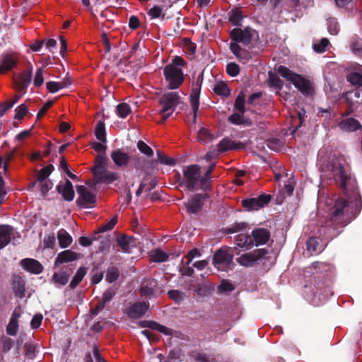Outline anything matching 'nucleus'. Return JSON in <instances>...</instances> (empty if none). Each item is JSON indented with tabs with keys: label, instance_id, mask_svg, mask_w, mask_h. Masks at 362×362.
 <instances>
[{
	"label": "nucleus",
	"instance_id": "b1692460",
	"mask_svg": "<svg viewBox=\"0 0 362 362\" xmlns=\"http://www.w3.org/2000/svg\"><path fill=\"white\" fill-rule=\"evenodd\" d=\"M203 83V74H200L195 81L192 83V90L189 95L190 101L199 102L201 88Z\"/></svg>",
	"mask_w": 362,
	"mask_h": 362
},
{
	"label": "nucleus",
	"instance_id": "052dcab7",
	"mask_svg": "<svg viewBox=\"0 0 362 362\" xmlns=\"http://www.w3.org/2000/svg\"><path fill=\"white\" fill-rule=\"evenodd\" d=\"M92 277H91V284H97L101 281V280L103 278L104 272L103 271H98V269L97 267H95L92 271Z\"/></svg>",
	"mask_w": 362,
	"mask_h": 362
},
{
	"label": "nucleus",
	"instance_id": "6e6552de",
	"mask_svg": "<svg viewBox=\"0 0 362 362\" xmlns=\"http://www.w3.org/2000/svg\"><path fill=\"white\" fill-rule=\"evenodd\" d=\"M272 200L270 194H262L257 198H246L242 200L241 204L247 211H257L267 206Z\"/></svg>",
	"mask_w": 362,
	"mask_h": 362
},
{
	"label": "nucleus",
	"instance_id": "13d9d810",
	"mask_svg": "<svg viewBox=\"0 0 362 362\" xmlns=\"http://www.w3.org/2000/svg\"><path fill=\"white\" fill-rule=\"evenodd\" d=\"M228 121L235 125H240L245 123L243 114L233 113L228 117Z\"/></svg>",
	"mask_w": 362,
	"mask_h": 362
},
{
	"label": "nucleus",
	"instance_id": "7c9ffc66",
	"mask_svg": "<svg viewBox=\"0 0 362 362\" xmlns=\"http://www.w3.org/2000/svg\"><path fill=\"white\" fill-rule=\"evenodd\" d=\"M25 281L20 276H15L13 278V291L16 296L23 298L25 296Z\"/></svg>",
	"mask_w": 362,
	"mask_h": 362
},
{
	"label": "nucleus",
	"instance_id": "412c9836",
	"mask_svg": "<svg viewBox=\"0 0 362 362\" xmlns=\"http://www.w3.org/2000/svg\"><path fill=\"white\" fill-rule=\"evenodd\" d=\"M158 286V282L153 279H145L140 287V293L142 296H153L155 292V288Z\"/></svg>",
	"mask_w": 362,
	"mask_h": 362
},
{
	"label": "nucleus",
	"instance_id": "c756f323",
	"mask_svg": "<svg viewBox=\"0 0 362 362\" xmlns=\"http://www.w3.org/2000/svg\"><path fill=\"white\" fill-rule=\"evenodd\" d=\"M94 177L98 182L106 184L112 183L118 178V175L117 173L114 172L107 171V170L101 171L100 175H94Z\"/></svg>",
	"mask_w": 362,
	"mask_h": 362
},
{
	"label": "nucleus",
	"instance_id": "f03ea898",
	"mask_svg": "<svg viewBox=\"0 0 362 362\" xmlns=\"http://www.w3.org/2000/svg\"><path fill=\"white\" fill-rule=\"evenodd\" d=\"M175 180L178 186L187 190H206V182L202 179L201 167L198 165L193 164L184 167L182 175L177 173Z\"/></svg>",
	"mask_w": 362,
	"mask_h": 362
},
{
	"label": "nucleus",
	"instance_id": "a878e982",
	"mask_svg": "<svg viewBox=\"0 0 362 362\" xmlns=\"http://www.w3.org/2000/svg\"><path fill=\"white\" fill-rule=\"evenodd\" d=\"M108 158L105 156V154L99 153L95 158V165L92 168L93 175H100L101 171L105 170Z\"/></svg>",
	"mask_w": 362,
	"mask_h": 362
},
{
	"label": "nucleus",
	"instance_id": "a19ab883",
	"mask_svg": "<svg viewBox=\"0 0 362 362\" xmlns=\"http://www.w3.org/2000/svg\"><path fill=\"white\" fill-rule=\"evenodd\" d=\"M168 255L160 249H156L152 252L151 259L155 262H164L168 259Z\"/></svg>",
	"mask_w": 362,
	"mask_h": 362
},
{
	"label": "nucleus",
	"instance_id": "bb28decb",
	"mask_svg": "<svg viewBox=\"0 0 362 362\" xmlns=\"http://www.w3.org/2000/svg\"><path fill=\"white\" fill-rule=\"evenodd\" d=\"M12 229L9 226L0 225V249L6 247L11 241Z\"/></svg>",
	"mask_w": 362,
	"mask_h": 362
},
{
	"label": "nucleus",
	"instance_id": "423d86ee",
	"mask_svg": "<svg viewBox=\"0 0 362 362\" xmlns=\"http://www.w3.org/2000/svg\"><path fill=\"white\" fill-rule=\"evenodd\" d=\"M76 191L78 194L76 201L78 206L84 209L93 208L95 206V195L92 194L89 189L84 185H77Z\"/></svg>",
	"mask_w": 362,
	"mask_h": 362
},
{
	"label": "nucleus",
	"instance_id": "72a5a7b5",
	"mask_svg": "<svg viewBox=\"0 0 362 362\" xmlns=\"http://www.w3.org/2000/svg\"><path fill=\"white\" fill-rule=\"evenodd\" d=\"M87 268L85 267H81L78 269L69 284V287L71 289L75 288L81 282L87 273Z\"/></svg>",
	"mask_w": 362,
	"mask_h": 362
},
{
	"label": "nucleus",
	"instance_id": "8fccbe9b",
	"mask_svg": "<svg viewBox=\"0 0 362 362\" xmlns=\"http://www.w3.org/2000/svg\"><path fill=\"white\" fill-rule=\"evenodd\" d=\"M18 329V322L15 317H11L10 321L6 327V333L11 336H15Z\"/></svg>",
	"mask_w": 362,
	"mask_h": 362
},
{
	"label": "nucleus",
	"instance_id": "ea45409f",
	"mask_svg": "<svg viewBox=\"0 0 362 362\" xmlns=\"http://www.w3.org/2000/svg\"><path fill=\"white\" fill-rule=\"evenodd\" d=\"M214 91L218 95L228 97L230 94V90L226 83L220 82L214 86Z\"/></svg>",
	"mask_w": 362,
	"mask_h": 362
},
{
	"label": "nucleus",
	"instance_id": "e2e57ef3",
	"mask_svg": "<svg viewBox=\"0 0 362 362\" xmlns=\"http://www.w3.org/2000/svg\"><path fill=\"white\" fill-rule=\"evenodd\" d=\"M117 222V217L115 216L108 223L102 225L98 230L97 233H103L112 230Z\"/></svg>",
	"mask_w": 362,
	"mask_h": 362
},
{
	"label": "nucleus",
	"instance_id": "cd10ccee",
	"mask_svg": "<svg viewBox=\"0 0 362 362\" xmlns=\"http://www.w3.org/2000/svg\"><path fill=\"white\" fill-rule=\"evenodd\" d=\"M134 240V238L124 234L117 238V243L124 252H130V246Z\"/></svg>",
	"mask_w": 362,
	"mask_h": 362
},
{
	"label": "nucleus",
	"instance_id": "774afa93",
	"mask_svg": "<svg viewBox=\"0 0 362 362\" xmlns=\"http://www.w3.org/2000/svg\"><path fill=\"white\" fill-rule=\"evenodd\" d=\"M162 8L159 6H154L153 8L149 9L147 12L148 15L151 18H158L161 16Z\"/></svg>",
	"mask_w": 362,
	"mask_h": 362
},
{
	"label": "nucleus",
	"instance_id": "de8ad7c7",
	"mask_svg": "<svg viewBox=\"0 0 362 362\" xmlns=\"http://www.w3.org/2000/svg\"><path fill=\"white\" fill-rule=\"evenodd\" d=\"M118 288L112 286L106 289L103 293L102 300L105 304L108 303L112 300L114 296L116 295Z\"/></svg>",
	"mask_w": 362,
	"mask_h": 362
},
{
	"label": "nucleus",
	"instance_id": "f8f14e48",
	"mask_svg": "<svg viewBox=\"0 0 362 362\" xmlns=\"http://www.w3.org/2000/svg\"><path fill=\"white\" fill-rule=\"evenodd\" d=\"M149 308L148 302H136L132 305L127 310V315L132 319H139L145 315Z\"/></svg>",
	"mask_w": 362,
	"mask_h": 362
},
{
	"label": "nucleus",
	"instance_id": "f3484780",
	"mask_svg": "<svg viewBox=\"0 0 362 362\" xmlns=\"http://www.w3.org/2000/svg\"><path fill=\"white\" fill-rule=\"evenodd\" d=\"M82 255L71 250H66L59 252L54 260V266L58 267L63 263L73 262L80 259Z\"/></svg>",
	"mask_w": 362,
	"mask_h": 362
},
{
	"label": "nucleus",
	"instance_id": "7ed1b4c3",
	"mask_svg": "<svg viewBox=\"0 0 362 362\" xmlns=\"http://www.w3.org/2000/svg\"><path fill=\"white\" fill-rule=\"evenodd\" d=\"M277 72L287 81H291L302 93L308 95L311 92L310 82L301 75L296 74L284 66H279Z\"/></svg>",
	"mask_w": 362,
	"mask_h": 362
},
{
	"label": "nucleus",
	"instance_id": "a211bd4d",
	"mask_svg": "<svg viewBox=\"0 0 362 362\" xmlns=\"http://www.w3.org/2000/svg\"><path fill=\"white\" fill-rule=\"evenodd\" d=\"M110 156L114 163L118 167H126L131 159V156L128 153L119 148L113 151Z\"/></svg>",
	"mask_w": 362,
	"mask_h": 362
},
{
	"label": "nucleus",
	"instance_id": "f257e3e1",
	"mask_svg": "<svg viewBox=\"0 0 362 362\" xmlns=\"http://www.w3.org/2000/svg\"><path fill=\"white\" fill-rule=\"evenodd\" d=\"M321 171L325 177L333 180L345 194V197H340L333 200V205L329 209V217L325 223L326 228L334 230L332 235L337 236L339 233V228L347 226L360 214L362 197L356 179L338 160L328 161L322 165Z\"/></svg>",
	"mask_w": 362,
	"mask_h": 362
},
{
	"label": "nucleus",
	"instance_id": "c85d7f7f",
	"mask_svg": "<svg viewBox=\"0 0 362 362\" xmlns=\"http://www.w3.org/2000/svg\"><path fill=\"white\" fill-rule=\"evenodd\" d=\"M72 274V269H69L67 271H60L55 272L52 275V280L55 284L64 286L69 281V277Z\"/></svg>",
	"mask_w": 362,
	"mask_h": 362
},
{
	"label": "nucleus",
	"instance_id": "f704fd0d",
	"mask_svg": "<svg viewBox=\"0 0 362 362\" xmlns=\"http://www.w3.org/2000/svg\"><path fill=\"white\" fill-rule=\"evenodd\" d=\"M95 134L100 142L105 143L107 141L106 131L105 122L102 120H99L97 122L95 129Z\"/></svg>",
	"mask_w": 362,
	"mask_h": 362
},
{
	"label": "nucleus",
	"instance_id": "20e7f679",
	"mask_svg": "<svg viewBox=\"0 0 362 362\" xmlns=\"http://www.w3.org/2000/svg\"><path fill=\"white\" fill-rule=\"evenodd\" d=\"M239 254L238 249L234 247H221L214 255L213 264L218 269L224 270L231 264L233 259V254Z\"/></svg>",
	"mask_w": 362,
	"mask_h": 362
},
{
	"label": "nucleus",
	"instance_id": "2eb2a0df",
	"mask_svg": "<svg viewBox=\"0 0 362 362\" xmlns=\"http://www.w3.org/2000/svg\"><path fill=\"white\" fill-rule=\"evenodd\" d=\"M56 189L59 194H62L64 200L71 202L74 199L75 192L73 185L68 179H66L64 183H59L56 187Z\"/></svg>",
	"mask_w": 362,
	"mask_h": 362
},
{
	"label": "nucleus",
	"instance_id": "e433bc0d",
	"mask_svg": "<svg viewBox=\"0 0 362 362\" xmlns=\"http://www.w3.org/2000/svg\"><path fill=\"white\" fill-rule=\"evenodd\" d=\"M248 224L245 222H235L233 224L230 225V226H228L226 228H224V233L226 234L238 233L240 231L245 230Z\"/></svg>",
	"mask_w": 362,
	"mask_h": 362
},
{
	"label": "nucleus",
	"instance_id": "338daca9",
	"mask_svg": "<svg viewBox=\"0 0 362 362\" xmlns=\"http://www.w3.org/2000/svg\"><path fill=\"white\" fill-rule=\"evenodd\" d=\"M43 82V69L42 68H38L35 73L33 84L35 87H40L42 85Z\"/></svg>",
	"mask_w": 362,
	"mask_h": 362
},
{
	"label": "nucleus",
	"instance_id": "4c0bfd02",
	"mask_svg": "<svg viewBox=\"0 0 362 362\" xmlns=\"http://www.w3.org/2000/svg\"><path fill=\"white\" fill-rule=\"evenodd\" d=\"M268 84L270 87L275 88L277 90H281L284 86V82L276 74L272 71H269Z\"/></svg>",
	"mask_w": 362,
	"mask_h": 362
},
{
	"label": "nucleus",
	"instance_id": "680f3d73",
	"mask_svg": "<svg viewBox=\"0 0 362 362\" xmlns=\"http://www.w3.org/2000/svg\"><path fill=\"white\" fill-rule=\"evenodd\" d=\"M168 295L177 303H180L184 300V293L178 290H170L168 292Z\"/></svg>",
	"mask_w": 362,
	"mask_h": 362
},
{
	"label": "nucleus",
	"instance_id": "49530a36",
	"mask_svg": "<svg viewBox=\"0 0 362 362\" xmlns=\"http://www.w3.org/2000/svg\"><path fill=\"white\" fill-rule=\"evenodd\" d=\"M197 139L199 141L206 143L211 141L214 139V136L210 133L208 129L202 127L198 132Z\"/></svg>",
	"mask_w": 362,
	"mask_h": 362
},
{
	"label": "nucleus",
	"instance_id": "9d476101",
	"mask_svg": "<svg viewBox=\"0 0 362 362\" xmlns=\"http://www.w3.org/2000/svg\"><path fill=\"white\" fill-rule=\"evenodd\" d=\"M230 37L234 41L233 43H242L244 45H248L252 39V30L250 28H245V29L235 28L230 32Z\"/></svg>",
	"mask_w": 362,
	"mask_h": 362
},
{
	"label": "nucleus",
	"instance_id": "4d7b16f0",
	"mask_svg": "<svg viewBox=\"0 0 362 362\" xmlns=\"http://www.w3.org/2000/svg\"><path fill=\"white\" fill-rule=\"evenodd\" d=\"M226 73L231 77L238 76L240 73V66L235 62H230L226 66Z\"/></svg>",
	"mask_w": 362,
	"mask_h": 362
},
{
	"label": "nucleus",
	"instance_id": "5fc2aeb1",
	"mask_svg": "<svg viewBox=\"0 0 362 362\" xmlns=\"http://www.w3.org/2000/svg\"><path fill=\"white\" fill-rule=\"evenodd\" d=\"M327 30L331 35H335L338 34L339 26L335 18H330L327 19Z\"/></svg>",
	"mask_w": 362,
	"mask_h": 362
},
{
	"label": "nucleus",
	"instance_id": "4468645a",
	"mask_svg": "<svg viewBox=\"0 0 362 362\" xmlns=\"http://www.w3.org/2000/svg\"><path fill=\"white\" fill-rule=\"evenodd\" d=\"M32 76V67L30 68L28 71H23L18 75V76L14 80L18 91L23 93V94L25 93L28 86L31 83Z\"/></svg>",
	"mask_w": 362,
	"mask_h": 362
},
{
	"label": "nucleus",
	"instance_id": "4be33fe9",
	"mask_svg": "<svg viewBox=\"0 0 362 362\" xmlns=\"http://www.w3.org/2000/svg\"><path fill=\"white\" fill-rule=\"evenodd\" d=\"M18 59L13 54L3 56L0 65V74L13 69L18 64Z\"/></svg>",
	"mask_w": 362,
	"mask_h": 362
},
{
	"label": "nucleus",
	"instance_id": "bf43d9fd",
	"mask_svg": "<svg viewBox=\"0 0 362 362\" xmlns=\"http://www.w3.org/2000/svg\"><path fill=\"white\" fill-rule=\"evenodd\" d=\"M347 81L352 85L362 86V75L358 73H351L347 76Z\"/></svg>",
	"mask_w": 362,
	"mask_h": 362
},
{
	"label": "nucleus",
	"instance_id": "ddd939ff",
	"mask_svg": "<svg viewBox=\"0 0 362 362\" xmlns=\"http://www.w3.org/2000/svg\"><path fill=\"white\" fill-rule=\"evenodd\" d=\"M253 245L259 246L267 244L271 238L270 231L264 228H255L251 233Z\"/></svg>",
	"mask_w": 362,
	"mask_h": 362
},
{
	"label": "nucleus",
	"instance_id": "37998d69",
	"mask_svg": "<svg viewBox=\"0 0 362 362\" xmlns=\"http://www.w3.org/2000/svg\"><path fill=\"white\" fill-rule=\"evenodd\" d=\"M119 276V272L117 267H110L107 269L105 280L109 283L115 282Z\"/></svg>",
	"mask_w": 362,
	"mask_h": 362
},
{
	"label": "nucleus",
	"instance_id": "aec40b11",
	"mask_svg": "<svg viewBox=\"0 0 362 362\" xmlns=\"http://www.w3.org/2000/svg\"><path fill=\"white\" fill-rule=\"evenodd\" d=\"M217 147L220 152L223 153L230 150L242 149L245 147V144L242 142L236 143L228 138H224L218 143Z\"/></svg>",
	"mask_w": 362,
	"mask_h": 362
},
{
	"label": "nucleus",
	"instance_id": "c9c22d12",
	"mask_svg": "<svg viewBox=\"0 0 362 362\" xmlns=\"http://www.w3.org/2000/svg\"><path fill=\"white\" fill-rule=\"evenodd\" d=\"M229 15V21L235 26L241 25V21L243 19V15L238 8L232 9Z\"/></svg>",
	"mask_w": 362,
	"mask_h": 362
},
{
	"label": "nucleus",
	"instance_id": "69168bd1",
	"mask_svg": "<svg viewBox=\"0 0 362 362\" xmlns=\"http://www.w3.org/2000/svg\"><path fill=\"white\" fill-rule=\"evenodd\" d=\"M28 108L25 104H21L16 109V115L14 116V118L18 120H21L24 117V116L28 112Z\"/></svg>",
	"mask_w": 362,
	"mask_h": 362
},
{
	"label": "nucleus",
	"instance_id": "2f4dec72",
	"mask_svg": "<svg viewBox=\"0 0 362 362\" xmlns=\"http://www.w3.org/2000/svg\"><path fill=\"white\" fill-rule=\"evenodd\" d=\"M349 47L355 55L362 57V39L358 35H354L351 37Z\"/></svg>",
	"mask_w": 362,
	"mask_h": 362
},
{
	"label": "nucleus",
	"instance_id": "6ab92c4d",
	"mask_svg": "<svg viewBox=\"0 0 362 362\" xmlns=\"http://www.w3.org/2000/svg\"><path fill=\"white\" fill-rule=\"evenodd\" d=\"M234 243L243 250H248L253 247V240L250 235L240 233L234 237Z\"/></svg>",
	"mask_w": 362,
	"mask_h": 362
},
{
	"label": "nucleus",
	"instance_id": "58836bf2",
	"mask_svg": "<svg viewBox=\"0 0 362 362\" xmlns=\"http://www.w3.org/2000/svg\"><path fill=\"white\" fill-rule=\"evenodd\" d=\"M54 169V168L52 164L43 167L38 171L37 181H45V180H48V177L52 173Z\"/></svg>",
	"mask_w": 362,
	"mask_h": 362
},
{
	"label": "nucleus",
	"instance_id": "3c124183",
	"mask_svg": "<svg viewBox=\"0 0 362 362\" xmlns=\"http://www.w3.org/2000/svg\"><path fill=\"white\" fill-rule=\"evenodd\" d=\"M116 110L117 114L121 118H125L131 112V107L127 103L119 104Z\"/></svg>",
	"mask_w": 362,
	"mask_h": 362
},
{
	"label": "nucleus",
	"instance_id": "6e6d98bb",
	"mask_svg": "<svg viewBox=\"0 0 362 362\" xmlns=\"http://www.w3.org/2000/svg\"><path fill=\"white\" fill-rule=\"evenodd\" d=\"M40 185V191L42 196L46 197L48 192L52 188L53 182L50 180H45V181H38Z\"/></svg>",
	"mask_w": 362,
	"mask_h": 362
},
{
	"label": "nucleus",
	"instance_id": "c03bdc74",
	"mask_svg": "<svg viewBox=\"0 0 362 362\" xmlns=\"http://www.w3.org/2000/svg\"><path fill=\"white\" fill-rule=\"evenodd\" d=\"M37 346L34 343L26 342L24 345L25 356L28 359H33L36 356Z\"/></svg>",
	"mask_w": 362,
	"mask_h": 362
},
{
	"label": "nucleus",
	"instance_id": "a18cd8bd",
	"mask_svg": "<svg viewBox=\"0 0 362 362\" xmlns=\"http://www.w3.org/2000/svg\"><path fill=\"white\" fill-rule=\"evenodd\" d=\"M245 95L243 92L239 93L235 100L234 107L241 114H244L245 112Z\"/></svg>",
	"mask_w": 362,
	"mask_h": 362
},
{
	"label": "nucleus",
	"instance_id": "473e14b6",
	"mask_svg": "<svg viewBox=\"0 0 362 362\" xmlns=\"http://www.w3.org/2000/svg\"><path fill=\"white\" fill-rule=\"evenodd\" d=\"M59 245L62 248L69 247L72 243V237L64 230L60 229L57 233Z\"/></svg>",
	"mask_w": 362,
	"mask_h": 362
},
{
	"label": "nucleus",
	"instance_id": "5701e85b",
	"mask_svg": "<svg viewBox=\"0 0 362 362\" xmlns=\"http://www.w3.org/2000/svg\"><path fill=\"white\" fill-rule=\"evenodd\" d=\"M230 49L240 61L247 62L251 58L250 52L242 48L238 43H230Z\"/></svg>",
	"mask_w": 362,
	"mask_h": 362
},
{
	"label": "nucleus",
	"instance_id": "1a4fd4ad",
	"mask_svg": "<svg viewBox=\"0 0 362 362\" xmlns=\"http://www.w3.org/2000/svg\"><path fill=\"white\" fill-rule=\"evenodd\" d=\"M180 97L176 92H169L163 94L159 99L160 104L163 106L160 113H172L180 103Z\"/></svg>",
	"mask_w": 362,
	"mask_h": 362
},
{
	"label": "nucleus",
	"instance_id": "09e8293b",
	"mask_svg": "<svg viewBox=\"0 0 362 362\" xmlns=\"http://www.w3.org/2000/svg\"><path fill=\"white\" fill-rule=\"evenodd\" d=\"M307 249L311 252H319L320 251V247L318 239L315 237L309 238L307 241Z\"/></svg>",
	"mask_w": 362,
	"mask_h": 362
},
{
	"label": "nucleus",
	"instance_id": "0eeeda50",
	"mask_svg": "<svg viewBox=\"0 0 362 362\" xmlns=\"http://www.w3.org/2000/svg\"><path fill=\"white\" fill-rule=\"evenodd\" d=\"M269 254L267 248H259L249 253H245L236 259L237 262L244 267H252L256 262Z\"/></svg>",
	"mask_w": 362,
	"mask_h": 362
},
{
	"label": "nucleus",
	"instance_id": "39448f33",
	"mask_svg": "<svg viewBox=\"0 0 362 362\" xmlns=\"http://www.w3.org/2000/svg\"><path fill=\"white\" fill-rule=\"evenodd\" d=\"M163 75L168 83V88L174 90L180 88L184 81V74L179 67L165 66L163 69Z\"/></svg>",
	"mask_w": 362,
	"mask_h": 362
},
{
	"label": "nucleus",
	"instance_id": "79ce46f5",
	"mask_svg": "<svg viewBox=\"0 0 362 362\" xmlns=\"http://www.w3.org/2000/svg\"><path fill=\"white\" fill-rule=\"evenodd\" d=\"M157 156H158V160L160 163L169 165V166H174L176 164V160L175 158H170L163 153H162L160 151H157Z\"/></svg>",
	"mask_w": 362,
	"mask_h": 362
},
{
	"label": "nucleus",
	"instance_id": "0e129e2a",
	"mask_svg": "<svg viewBox=\"0 0 362 362\" xmlns=\"http://www.w3.org/2000/svg\"><path fill=\"white\" fill-rule=\"evenodd\" d=\"M234 289V286L227 280H222L220 285L218 286V290L220 293L230 292Z\"/></svg>",
	"mask_w": 362,
	"mask_h": 362
},
{
	"label": "nucleus",
	"instance_id": "864d4df0",
	"mask_svg": "<svg viewBox=\"0 0 362 362\" xmlns=\"http://www.w3.org/2000/svg\"><path fill=\"white\" fill-rule=\"evenodd\" d=\"M137 148L140 151V152H141L148 157H151L153 156V149L141 140L137 142Z\"/></svg>",
	"mask_w": 362,
	"mask_h": 362
},
{
	"label": "nucleus",
	"instance_id": "393cba45",
	"mask_svg": "<svg viewBox=\"0 0 362 362\" xmlns=\"http://www.w3.org/2000/svg\"><path fill=\"white\" fill-rule=\"evenodd\" d=\"M339 127L341 129L354 132L361 128L360 122L352 117L343 119L339 123Z\"/></svg>",
	"mask_w": 362,
	"mask_h": 362
},
{
	"label": "nucleus",
	"instance_id": "9b49d317",
	"mask_svg": "<svg viewBox=\"0 0 362 362\" xmlns=\"http://www.w3.org/2000/svg\"><path fill=\"white\" fill-rule=\"evenodd\" d=\"M207 198L206 194H195L185 204L189 214H198L202 209L204 202Z\"/></svg>",
	"mask_w": 362,
	"mask_h": 362
},
{
	"label": "nucleus",
	"instance_id": "603ef678",
	"mask_svg": "<svg viewBox=\"0 0 362 362\" xmlns=\"http://www.w3.org/2000/svg\"><path fill=\"white\" fill-rule=\"evenodd\" d=\"M329 44V40L327 38L324 37L322 38L320 42L314 43L313 47L315 52L323 53Z\"/></svg>",
	"mask_w": 362,
	"mask_h": 362
},
{
	"label": "nucleus",
	"instance_id": "dca6fc26",
	"mask_svg": "<svg viewBox=\"0 0 362 362\" xmlns=\"http://www.w3.org/2000/svg\"><path fill=\"white\" fill-rule=\"evenodd\" d=\"M21 266L28 272L40 274L43 271V266L42 264L35 259L31 258H25L23 259L20 262Z\"/></svg>",
	"mask_w": 362,
	"mask_h": 362
}]
</instances>
